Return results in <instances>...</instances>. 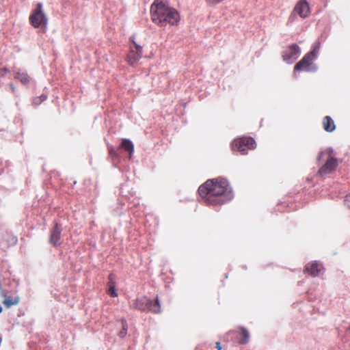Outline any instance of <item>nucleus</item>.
I'll return each instance as SVG.
<instances>
[{
    "label": "nucleus",
    "instance_id": "9d476101",
    "mask_svg": "<svg viewBox=\"0 0 350 350\" xmlns=\"http://www.w3.org/2000/svg\"><path fill=\"white\" fill-rule=\"evenodd\" d=\"M294 12L303 18L308 17L310 13V8L306 0H299L294 8Z\"/></svg>",
    "mask_w": 350,
    "mask_h": 350
},
{
    "label": "nucleus",
    "instance_id": "dca6fc26",
    "mask_svg": "<svg viewBox=\"0 0 350 350\" xmlns=\"http://www.w3.org/2000/svg\"><path fill=\"white\" fill-rule=\"evenodd\" d=\"M20 302V297L18 296L13 297H6L4 299L3 304L8 308L12 307V306H15L18 304Z\"/></svg>",
    "mask_w": 350,
    "mask_h": 350
},
{
    "label": "nucleus",
    "instance_id": "9b49d317",
    "mask_svg": "<svg viewBox=\"0 0 350 350\" xmlns=\"http://www.w3.org/2000/svg\"><path fill=\"white\" fill-rule=\"evenodd\" d=\"M61 233L62 227L61 225L55 222L53 228L51 231L49 243L55 247H57L61 245Z\"/></svg>",
    "mask_w": 350,
    "mask_h": 350
},
{
    "label": "nucleus",
    "instance_id": "f257e3e1",
    "mask_svg": "<svg viewBox=\"0 0 350 350\" xmlns=\"http://www.w3.org/2000/svg\"><path fill=\"white\" fill-rule=\"evenodd\" d=\"M198 193L203 201L210 206H221L234 197L229 182L222 177L208 179L199 187Z\"/></svg>",
    "mask_w": 350,
    "mask_h": 350
},
{
    "label": "nucleus",
    "instance_id": "aec40b11",
    "mask_svg": "<svg viewBox=\"0 0 350 350\" xmlns=\"http://www.w3.org/2000/svg\"><path fill=\"white\" fill-rule=\"evenodd\" d=\"M116 276L115 274L113 273H110L108 276V280H109V282H108V287H116Z\"/></svg>",
    "mask_w": 350,
    "mask_h": 350
},
{
    "label": "nucleus",
    "instance_id": "6ab92c4d",
    "mask_svg": "<svg viewBox=\"0 0 350 350\" xmlns=\"http://www.w3.org/2000/svg\"><path fill=\"white\" fill-rule=\"evenodd\" d=\"M47 98V96L44 94H41L40 96H36L33 98L32 103L34 105H39L43 101L46 100Z\"/></svg>",
    "mask_w": 350,
    "mask_h": 350
},
{
    "label": "nucleus",
    "instance_id": "b1692460",
    "mask_svg": "<svg viewBox=\"0 0 350 350\" xmlns=\"http://www.w3.org/2000/svg\"><path fill=\"white\" fill-rule=\"evenodd\" d=\"M10 88H11V90H12V92H14L16 91V87H15L12 83H11V84L10 85Z\"/></svg>",
    "mask_w": 350,
    "mask_h": 350
},
{
    "label": "nucleus",
    "instance_id": "423d86ee",
    "mask_svg": "<svg viewBox=\"0 0 350 350\" xmlns=\"http://www.w3.org/2000/svg\"><path fill=\"white\" fill-rule=\"evenodd\" d=\"M29 23L34 28H46L48 25V18L43 12L42 4L37 3L36 8L31 12L29 18Z\"/></svg>",
    "mask_w": 350,
    "mask_h": 350
},
{
    "label": "nucleus",
    "instance_id": "a878e982",
    "mask_svg": "<svg viewBox=\"0 0 350 350\" xmlns=\"http://www.w3.org/2000/svg\"><path fill=\"white\" fill-rule=\"evenodd\" d=\"M2 311H3V309H2V308L0 306V313H1V312H2Z\"/></svg>",
    "mask_w": 350,
    "mask_h": 350
},
{
    "label": "nucleus",
    "instance_id": "0eeeda50",
    "mask_svg": "<svg viewBox=\"0 0 350 350\" xmlns=\"http://www.w3.org/2000/svg\"><path fill=\"white\" fill-rule=\"evenodd\" d=\"M129 51L126 57V62L131 66H135L142 57L143 46L137 43L135 36L130 37Z\"/></svg>",
    "mask_w": 350,
    "mask_h": 350
},
{
    "label": "nucleus",
    "instance_id": "4468645a",
    "mask_svg": "<svg viewBox=\"0 0 350 350\" xmlns=\"http://www.w3.org/2000/svg\"><path fill=\"white\" fill-rule=\"evenodd\" d=\"M14 79L20 81L23 85L29 84L31 81L29 75L25 71L21 70L14 71Z\"/></svg>",
    "mask_w": 350,
    "mask_h": 350
},
{
    "label": "nucleus",
    "instance_id": "ddd939ff",
    "mask_svg": "<svg viewBox=\"0 0 350 350\" xmlns=\"http://www.w3.org/2000/svg\"><path fill=\"white\" fill-rule=\"evenodd\" d=\"M322 125L323 129L328 133H332L336 129V124L334 121L330 116H328L323 118Z\"/></svg>",
    "mask_w": 350,
    "mask_h": 350
},
{
    "label": "nucleus",
    "instance_id": "f03ea898",
    "mask_svg": "<svg viewBox=\"0 0 350 350\" xmlns=\"http://www.w3.org/2000/svg\"><path fill=\"white\" fill-rule=\"evenodd\" d=\"M150 14L152 22L161 27L176 25L180 18L178 12L170 7L165 0H154L150 6Z\"/></svg>",
    "mask_w": 350,
    "mask_h": 350
},
{
    "label": "nucleus",
    "instance_id": "4be33fe9",
    "mask_svg": "<svg viewBox=\"0 0 350 350\" xmlns=\"http://www.w3.org/2000/svg\"><path fill=\"white\" fill-rule=\"evenodd\" d=\"M297 14V13L294 12V10H293V12H291V15L289 16L288 21L290 23H293L295 21V19L296 18Z\"/></svg>",
    "mask_w": 350,
    "mask_h": 350
},
{
    "label": "nucleus",
    "instance_id": "1a4fd4ad",
    "mask_svg": "<svg viewBox=\"0 0 350 350\" xmlns=\"http://www.w3.org/2000/svg\"><path fill=\"white\" fill-rule=\"evenodd\" d=\"M300 53V49L297 44H292L282 52V59L289 63L292 59H296Z\"/></svg>",
    "mask_w": 350,
    "mask_h": 350
},
{
    "label": "nucleus",
    "instance_id": "2eb2a0df",
    "mask_svg": "<svg viewBox=\"0 0 350 350\" xmlns=\"http://www.w3.org/2000/svg\"><path fill=\"white\" fill-rule=\"evenodd\" d=\"M120 148L129 152V158H131L134 151L133 143L127 139H122Z\"/></svg>",
    "mask_w": 350,
    "mask_h": 350
},
{
    "label": "nucleus",
    "instance_id": "a211bd4d",
    "mask_svg": "<svg viewBox=\"0 0 350 350\" xmlns=\"http://www.w3.org/2000/svg\"><path fill=\"white\" fill-rule=\"evenodd\" d=\"M121 323H122V329L118 333V336L120 338H124L127 334L128 325H127L126 321L124 319H122L121 320Z\"/></svg>",
    "mask_w": 350,
    "mask_h": 350
},
{
    "label": "nucleus",
    "instance_id": "5701e85b",
    "mask_svg": "<svg viewBox=\"0 0 350 350\" xmlns=\"http://www.w3.org/2000/svg\"><path fill=\"white\" fill-rule=\"evenodd\" d=\"M216 348L217 349V350L221 349V346L219 342H216Z\"/></svg>",
    "mask_w": 350,
    "mask_h": 350
},
{
    "label": "nucleus",
    "instance_id": "39448f33",
    "mask_svg": "<svg viewBox=\"0 0 350 350\" xmlns=\"http://www.w3.org/2000/svg\"><path fill=\"white\" fill-rule=\"evenodd\" d=\"M324 157H326L325 163L320 167L318 172L319 174L321 176H325L334 172L338 165L337 159L333 157L332 150H327L321 152L319 159Z\"/></svg>",
    "mask_w": 350,
    "mask_h": 350
},
{
    "label": "nucleus",
    "instance_id": "412c9836",
    "mask_svg": "<svg viewBox=\"0 0 350 350\" xmlns=\"http://www.w3.org/2000/svg\"><path fill=\"white\" fill-rule=\"evenodd\" d=\"M107 294L112 297H116L118 295L116 290V287H109L107 290Z\"/></svg>",
    "mask_w": 350,
    "mask_h": 350
},
{
    "label": "nucleus",
    "instance_id": "6e6552de",
    "mask_svg": "<svg viewBox=\"0 0 350 350\" xmlns=\"http://www.w3.org/2000/svg\"><path fill=\"white\" fill-rule=\"evenodd\" d=\"M256 147V142L251 137H242L235 139L231 144L233 151H239L241 154H246L248 150H253Z\"/></svg>",
    "mask_w": 350,
    "mask_h": 350
},
{
    "label": "nucleus",
    "instance_id": "7ed1b4c3",
    "mask_svg": "<svg viewBox=\"0 0 350 350\" xmlns=\"http://www.w3.org/2000/svg\"><path fill=\"white\" fill-rule=\"evenodd\" d=\"M320 49V42H317L314 44L312 50L306 54L304 57L294 67L295 71L314 72L317 70V66L313 63L317 58Z\"/></svg>",
    "mask_w": 350,
    "mask_h": 350
},
{
    "label": "nucleus",
    "instance_id": "393cba45",
    "mask_svg": "<svg viewBox=\"0 0 350 350\" xmlns=\"http://www.w3.org/2000/svg\"><path fill=\"white\" fill-rule=\"evenodd\" d=\"M109 154H110L111 156H115V155H116V152H115L113 149H110V150H109Z\"/></svg>",
    "mask_w": 350,
    "mask_h": 350
},
{
    "label": "nucleus",
    "instance_id": "20e7f679",
    "mask_svg": "<svg viewBox=\"0 0 350 350\" xmlns=\"http://www.w3.org/2000/svg\"><path fill=\"white\" fill-rule=\"evenodd\" d=\"M130 307L138 310L150 311L156 314L161 312V306L157 297L154 300H151L146 297L136 299L133 300Z\"/></svg>",
    "mask_w": 350,
    "mask_h": 350
},
{
    "label": "nucleus",
    "instance_id": "f3484780",
    "mask_svg": "<svg viewBox=\"0 0 350 350\" xmlns=\"http://www.w3.org/2000/svg\"><path fill=\"white\" fill-rule=\"evenodd\" d=\"M240 334L241 336V338L239 339V343L245 344L249 340V332L247 330L243 327L240 328Z\"/></svg>",
    "mask_w": 350,
    "mask_h": 350
},
{
    "label": "nucleus",
    "instance_id": "f8f14e48",
    "mask_svg": "<svg viewBox=\"0 0 350 350\" xmlns=\"http://www.w3.org/2000/svg\"><path fill=\"white\" fill-rule=\"evenodd\" d=\"M323 269V267L319 262L314 261L308 263L304 268V271L308 273L310 275L316 277L319 275Z\"/></svg>",
    "mask_w": 350,
    "mask_h": 350
}]
</instances>
